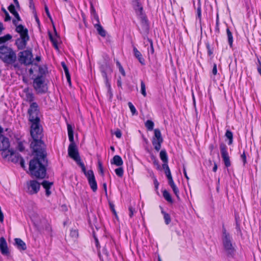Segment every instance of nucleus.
<instances>
[{
  "label": "nucleus",
  "mask_w": 261,
  "mask_h": 261,
  "mask_svg": "<svg viewBox=\"0 0 261 261\" xmlns=\"http://www.w3.org/2000/svg\"><path fill=\"white\" fill-rule=\"evenodd\" d=\"M36 157L30 162L29 169L32 175L38 178H43L46 175L45 155L44 150L40 148L33 150Z\"/></svg>",
  "instance_id": "nucleus-1"
},
{
  "label": "nucleus",
  "mask_w": 261,
  "mask_h": 261,
  "mask_svg": "<svg viewBox=\"0 0 261 261\" xmlns=\"http://www.w3.org/2000/svg\"><path fill=\"white\" fill-rule=\"evenodd\" d=\"M31 135L33 141L31 144V147L33 150L44 149V144L41 140L42 137V128L39 122L31 123Z\"/></svg>",
  "instance_id": "nucleus-2"
},
{
  "label": "nucleus",
  "mask_w": 261,
  "mask_h": 261,
  "mask_svg": "<svg viewBox=\"0 0 261 261\" xmlns=\"http://www.w3.org/2000/svg\"><path fill=\"white\" fill-rule=\"evenodd\" d=\"M68 134L69 140L71 142L68 147V154L70 158L73 159L82 168L83 172H85L84 164L81 161L77 148L73 142V131L70 124L67 125Z\"/></svg>",
  "instance_id": "nucleus-3"
},
{
  "label": "nucleus",
  "mask_w": 261,
  "mask_h": 261,
  "mask_svg": "<svg viewBox=\"0 0 261 261\" xmlns=\"http://www.w3.org/2000/svg\"><path fill=\"white\" fill-rule=\"evenodd\" d=\"M133 5L136 13L140 20L142 29L144 31H147L148 29L147 20L143 12V7L140 4L139 0H134Z\"/></svg>",
  "instance_id": "nucleus-4"
},
{
  "label": "nucleus",
  "mask_w": 261,
  "mask_h": 261,
  "mask_svg": "<svg viewBox=\"0 0 261 261\" xmlns=\"http://www.w3.org/2000/svg\"><path fill=\"white\" fill-rule=\"evenodd\" d=\"M0 58L4 62L12 64L16 61V56L11 48L2 45L0 46Z\"/></svg>",
  "instance_id": "nucleus-5"
},
{
  "label": "nucleus",
  "mask_w": 261,
  "mask_h": 261,
  "mask_svg": "<svg viewBox=\"0 0 261 261\" xmlns=\"http://www.w3.org/2000/svg\"><path fill=\"white\" fill-rule=\"evenodd\" d=\"M16 31L20 36V38L16 40V44L18 49H22L25 48L27 42L29 39L28 30L24 29L22 25H19L16 27Z\"/></svg>",
  "instance_id": "nucleus-6"
},
{
  "label": "nucleus",
  "mask_w": 261,
  "mask_h": 261,
  "mask_svg": "<svg viewBox=\"0 0 261 261\" xmlns=\"http://www.w3.org/2000/svg\"><path fill=\"white\" fill-rule=\"evenodd\" d=\"M223 245L227 254L232 255L235 252V248L232 243V239L229 234L224 230L222 237Z\"/></svg>",
  "instance_id": "nucleus-7"
},
{
  "label": "nucleus",
  "mask_w": 261,
  "mask_h": 261,
  "mask_svg": "<svg viewBox=\"0 0 261 261\" xmlns=\"http://www.w3.org/2000/svg\"><path fill=\"white\" fill-rule=\"evenodd\" d=\"M28 113L29 114V120L31 123L40 121L38 106L36 102L31 103L28 110Z\"/></svg>",
  "instance_id": "nucleus-8"
},
{
  "label": "nucleus",
  "mask_w": 261,
  "mask_h": 261,
  "mask_svg": "<svg viewBox=\"0 0 261 261\" xmlns=\"http://www.w3.org/2000/svg\"><path fill=\"white\" fill-rule=\"evenodd\" d=\"M33 86L38 93H44L47 90L46 85L42 76H38L34 80Z\"/></svg>",
  "instance_id": "nucleus-9"
},
{
  "label": "nucleus",
  "mask_w": 261,
  "mask_h": 261,
  "mask_svg": "<svg viewBox=\"0 0 261 261\" xmlns=\"http://www.w3.org/2000/svg\"><path fill=\"white\" fill-rule=\"evenodd\" d=\"M163 142L161 133L159 129L154 130V136L152 138V143L156 151H159L161 148V144Z\"/></svg>",
  "instance_id": "nucleus-10"
},
{
  "label": "nucleus",
  "mask_w": 261,
  "mask_h": 261,
  "mask_svg": "<svg viewBox=\"0 0 261 261\" xmlns=\"http://www.w3.org/2000/svg\"><path fill=\"white\" fill-rule=\"evenodd\" d=\"M33 56L30 50H24L20 52L19 56V62L25 65H29L32 63Z\"/></svg>",
  "instance_id": "nucleus-11"
},
{
  "label": "nucleus",
  "mask_w": 261,
  "mask_h": 261,
  "mask_svg": "<svg viewBox=\"0 0 261 261\" xmlns=\"http://www.w3.org/2000/svg\"><path fill=\"white\" fill-rule=\"evenodd\" d=\"M27 192L33 195L36 194L39 190L40 184L35 180H30L27 182Z\"/></svg>",
  "instance_id": "nucleus-12"
},
{
  "label": "nucleus",
  "mask_w": 261,
  "mask_h": 261,
  "mask_svg": "<svg viewBox=\"0 0 261 261\" xmlns=\"http://www.w3.org/2000/svg\"><path fill=\"white\" fill-rule=\"evenodd\" d=\"M87 176L90 188L93 192H95L97 189V183L95 179L93 172L92 170H88L84 172Z\"/></svg>",
  "instance_id": "nucleus-13"
},
{
  "label": "nucleus",
  "mask_w": 261,
  "mask_h": 261,
  "mask_svg": "<svg viewBox=\"0 0 261 261\" xmlns=\"http://www.w3.org/2000/svg\"><path fill=\"white\" fill-rule=\"evenodd\" d=\"M3 129L0 127V150L6 151L9 147V142L2 134Z\"/></svg>",
  "instance_id": "nucleus-14"
},
{
  "label": "nucleus",
  "mask_w": 261,
  "mask_h": 261,
  "mask_svg": "<svg viewBox=\"0 0 261 261\" xmlns=\"http://www.w3.org/2000/svg\"><path fill=\"white\" fill-rule=\"evenodd\" d=\"M0 251L4 255L9 256L10 255V251L7 242L4 237L0 238Z\"/></svg>",
  "instance_id": "nucleus-15"
},
{
  "label": "nucleus",
  "mask_w": 261,
  "mask_h": 261,
  "mask_svg": "<svg viewBox=\"0 0 261 261\" xmlns=\"http://www.w3.org/2000/svg\"><path fill=\"white\" fill-rule=\"evenodd\" d=\"M102 76L105 78V84L108 90V96L109 97V98L111 99L113 97V93L111 90V85L110 82H109V80L107 76L106 73L104 71L102 72Z\"/></svg>",
  "instance_id": "nucleus-16"
},
{
  "label": "nucleus",
  "mask_w": 261,
  "mask_h": 261,
  "mask_svg": "<svg viewBox=\"0 0 261 261\" xmlns=\"http://www.w3.org/2000/svg\"><path fill=\"white\" fill-rule=\"evenodd\" d=\"M15 245L19 250H25L27 249L25 243L20 239L16 238L14 240Z\"/></svg>",
  "instance_id": "nucleus-17"
},
{
  "label": "nucleus",
  "mask_w": 261,
  "mask_h": 261,
  "mask_svg": "<svg viewBox=\"0 0 261 261\" xmlns=\"http://www.w3.org/2000/svg\"><path fill=\"white\" fill-rule=\"evenodd\" d=\"M53 183L52 182H49L46 180H44L41 185L43 187V188L45 189L46 195L48 196L50 195L51 192L49 191V189L51 186L53 185Z\"/></svg>",
  "instance_id": "nucleus-18"
},
{
  "label": "nucleus",
  "mask_w": 261,
  "mask_h": 261,
  "mask_svg": "<svg viewBox=\"0 0 261 261\" xmlns=\"http://www.w3.org/2000/svg\"><path fill=\"white\" fill-rule=\"evenodd\" d=\"M111 162V164H114L117 166H121L123 165V163L121 158L118 155H115Z\"/></svg>",
  "instance_id": "nucleus-19"
},
{
  "label": "nucleus",
  "mask_w": 261,
  "mask_h": 261,
  "mask_svg": "<svg viewBox=\"0 0 261 261\" xmlns=\"http://www.w3.org/2000/svg\"><path fill=\"white\" fill-rule=\"evenodd\" d=\"M133 51L135 56L138 59L139 62L141 64L144 65L145 61L141 53L136 47L134 48Z\"/></svg>",
  "instance_id": "nucleus-20"
},
{
  "label": "nucleus",
  "mask_w": 261,
  "mask_h": 261,
  "mask_svg": "<svg viewBox=\"0 0 261 261\" xmlns=\"http://www.w3.org/2000/svg\"><path fill=\"white\" fill-rule=\"evenodd\" d=\"M168 184L170 186L171 188L172 189V190L176 195V196L179 198V190L177 187L174 184L173 179L168 180Z\"/></svg>",
  "instance_id": "nucleus-21"
},
{
  "label": "nucleus",
  "mask_w": 261,
  "mask_h": 261,
  "mask_svg": "<svg viewBox=\"0 0 261 261\" xmlns=\"http://www.w3.org/2000/svg\"><path fill=\"white\" fill-rule=\"evenodd\" d=\"M49 36L50 40L53 43V45H54L55 48L58 49V43L59 41L58 36L56 34L55 35H52L50 33L49 34Z\"/></svg>",
  "instance_id": "nucleus-22"
},
{
  "label": "nucleus",
  "mask_w": 261,
  "mask_h": 261,
  "mask_svg": "<svg viewBox=\"0 0 261 261\" xmlns=\"http://www.w3.org/2000/svg\"><path fill=\"white\" fill-rule=\"evenodd\" d=\"M8 10L9 11L14 15L15 17L19 21L20 18V17L18 14V13L15 11V7L13 5H11L8 7Z\"/></svg>",
  "instance_id": "nucleus-23"
},
{
  "label": "nucleus",
  "mask_w": 261,
  "mask_h": 261,
  "mask_svg": "<svg viewBox=\"0 0 261 261\" xmlns=\"http://www.w3.org/2000/svg\"><path fill=\"white\" fill-rule=\"evenodd\" d=\"M12 38V36L10 34H6L3 36L0 37V44L5 43L10 41Z\"/></svg>",
  "instance_id": "nucleus-24"
},
{
  "label": "nucleus",
  "mask_w": 261,
  "mask_h": 261,
  "mask_svg": "<svg viewBox=\"0 0 261 261\" xmlns=\"http://www.w3.org/2000/svg\"><path fill=\"white\" fill-rule=\"evenodd\" d=\"M95 27L96 28V30L97 32H98V34L101 36L102 37H105L106 35V32L104 30V29L102 28V26L100 25L99 24H96L95 25Z\"/></svg>",
  "instance_id": "nucleus-25"
},
{
  "label": "nucleus",
  "mask_w": 261,
  "mask_h": 261,
  "mask_svg": "<svg viewBox=\"0 0 261 261\" xmlns=\"http://www.w3.org/2000/svg\"><path fill=\"white\" fill-rule=\"evenodd\" d=\"M227 146L224 143H221L220 145V149L222 156L228 154L227 150Z\"/></svg>",
  "instance_id": "nucleus-26"
},
{
  "label": "nucleus",
  "mask_w": 261,
  "mask_h": 261,
  "mask_svg": "<svg viewBox=\"0 0 261 261\" xmlns=\"http://www.w3.org/2000/svg\"><path fill=\"white\" fill-rule=\"evenodd\" d=\"M160 156L164 163L168 162V157L166 151L165 150H162L160 153Z\"/></svg>",
  "instance_id": "nucleus-27"
},
{
  "label": "nucleus",
  "mask_w": 261,
  "mask_h": 261,
  "mask_svg": "<svg viewBox=\"0 0 261 261\" xmlns=\"http://www.w3.org/2000/svg\"><path fill=\"white\" fill-rule=\"evenodd\" d=\"M226 33L228 41V43L230 46H232V43H233V37L232 34L231 32L230 31L229 29L228 28L226 30Z\"/></svg>",
  "instance_id": "nucleus-28"
},
{
  "label": "nucleus",
  "mask_w": 261,
  "mask_h": 261,
  "mask_svg": "<svg viewBox=\"0 0 261 261\" xmlns=\"http://www.w3.org/2000/svg\"><path fill=\"white\" fill-rule=\"evenodd\" d=\"M225 136L229 140L228 144L231 145L233 141V134L232 132L227 130L225 133Z\"/></svg>",
  "instance_id": "nucleus-29"
},
{
  "label": "nucleus",
  "mask_w": 261,
  "mask_h": 261,
  "mask_svg": "<svg viewBox=\"0 0 261 261\" xmlns=\"http://www.w3.org/2000/svg\"><path fill=\"white\" fill-rule=\"evenodd\" d=\"M224 164L226 167H229L231 165L228 154L222 156Z\"/></svg>",
  "instance_id": "nucleus-30"
},
{
  "label": "nucleus",
  "mask_w": 261,
  "mask_h": 261,
  "mask_svg": "<svg viewBox=\"0 0 261 261\" xmlns=\"http://www.w3.org/2000/svg\"><path fill=\"white\" fill-rule=\"evenodd\" d=\"M163 195L164 198L168 202H171L172 201L170 193L166 190L163 192Z\"/></svg>",
  "instance_id": "nucleus-31"
},
{
  "label": "nucleus",
  "mask_w": 261,
  "mask_h": 261,
  "mask_svg": "<svg viewBox=\"0 0 261 261\" xmlns=\"http://www.w3.org/2000/svg\"><path fill=\"white\" fill-rule=\"evenodd\" d=\"M31 219H32V221H33L34 224L36 226H37L38 227H41V225L38 222L39 218H38V216L37 215H34V216H32Z\"/></svg>",
  "instance_id": "nucleus-32"
},
{
  "label": "nucleus",
  "mask_w": 261,
  "mask_h": 261,
  "mask_svg": "<svg viewBox=\"0 0 261 261\" xmlns=\"http://www.w3.org/2000/svg\"><path fill=\"white\" fill-rule=\"evenodd\" d=\"M145 126L149 130H152L153 128L154 123L151 120H147L145 123Z\"/></svg>",
  "instance_id": "nucleus-33"
},
{
  "label": "nucleus",
  "mask_w": 261,
  "mask_h": 261,
  "mask_svg": "<svg viewBox=\"0 0 261 261\" xmlns=\"http://www.w3.org/2000/svg\"><path fill=\"white\" fill-rule=\"evenodd\" d=\"M162 213L164 215V219L165 220V223L166 224H169L171 222L170 216L167 213H166L163 211H162Z\"/></svg>",
  "instance_id": "nucleus-34"
},
{
  "label": "nucleus",
  "mask_w": 261,
  "mask_h": 261,
  "mask_svg": "<svg viewBox=\"0 0 261 261\" xmlns=\"http://www.w3.org/2000/svg\"><path fill=\"white\" fill-rule=\"evenodd\" d=\"M70 236L73 240L76 239L79 236L78 231L76 229H71Z\"/></svg>",
  "instance_id": "nucleus-35"
},
{
  "label": "nucleus",
  "mask_w": 261,
  "mask_h": 261,
  "mask_svg": "<svg viewBox=\"0 0 261 261\" xmlns=\"http://www.w3.org/2000/svg\"><path fill=\"white\" fill-rule=\"evenodd\" d=\"M141 92L142 94L144 97L146 96L147 94H146V92L145 85L143 81L141 82Z\"/></svg>",
  "instance_id": "nucleus-36"
},
{
  "label": "nucleus",
  "mask_w": 261,
  "mask_h": 261,
  "mask_svg": "<svg viewBox=\"0 0 261 261\" xmlns=\"http://www.w3.org/2000/svg\"><path fill=\"white\" fill-rule=\"evenodd\" d=\"M115 172L116 175L119 177H122L123 175V169L122 167L116 169Z\"/></svg>",
  "instance_id": "nucleus-37"
},
{
  "label": "nucleus",
  "mask_w": 261,
  "mask_h": 261,
  "mask_svg": "<svg viewBox=\"0 0 261 261\" xmlns=\"http://www.w3.org/2000/svg\"><path fill=\"white\" fill-rule=\"evenodd\" d=\"M128 105L132 114L135 115L136 113V110L134 106L130 102L128 103Z\"/></svg>",
  "instance_id": "nucleus-38"
},
{
  "label": "nucleus",
  "mask_w": 261,
  "mask_h": 261,
  "mask_svg": "<svg viewBox=\"0 0 261 261\" xmlns=\"http://www.w3.org/2000/svg\"><path fill=\"white\" fill-rule=\"evenodd\" d=\"M165 173L168 180L172 179L171 172H170L169 168H168L166 170H165Z\"/></svg>",
  "instance_id": "nucleus-39"
},
{
  "label": "nucleus",
  "mask_w": 261,
  "mask_h": 261,
  "mask_svg": "<svg viewBox=\"0 0 261 261\" xmlns=\"http://www.w3.org/2000/svg\"><path fill=\"white\" fill-rule=\"evenodd\" d=\"M129 216L130 217H132L136 212L135 208H134L132 206H130L129 207Z\"/></svg>",
  "instance_id": "nucleus-40"
},
{
  "label": "nucleus",
  "mask_w": 261,
  "mask_h": 261,
  "mask_svg": "<svg viewBox=\"0 0 261 261\" xmlns=\"http://www.w3.org/2000/svg\"><path fill=\"white\" fill-rule=\"evenodd\" d=\"M27 99L29 101H32L34 100V96L33 94L28 93L27 94Z\"/></svg>",
  "instance_id": "nucleus-41"
},
{
  "label": "nucleus",
  "mask_w": 261,
  "mask_h": 261,
  "mask_svg": "<svg viewBox=\"0 0 261 261\" xmlns=\"http://www.w3.org/2000/svg\"><path fill=\"white\" fill-rule=\"evenodd\" d=\"M98 170L100 173L103 175L104 172H103V169L102 166V163L100 162H98Z\"/></svg>",
  "instance_id": "nucleus-42"
},
{
  "label": "nucleus",
  "mask_w": 261,
  "mask_h": 261,
  "mask_svg": "<svg viewBox=\"0 0 261 261\" xmlns=\"http://www.w3.org/2000/svg\"><path fill=\"white\" fill-rule=\"evenodd\" d=\"M110 208H111V211L113 212V214L115 215L116 218H117L118 216L117 215L116 212L115 210L114 204L110 203Z\"/></svg>",
  "instance_id": "nucleus-43"
},
{
  "label": "nucleus",
  "mask_w": 261,
  "mask_h": 261,
  "mask_svg": "<svg viewBox=\"0 0 261 261\" xmlns=\"http://www.w3.org/2000/svg\"><path fill=\"white\" fill-rule=\"evenodd\" d=\"M44 8H45V12H46V13L47 14V16L51 20V15H50V14L49 13V10H48V8L47 5H45Z\"/></svg>",
  "instance_id": "nucleus-44"
},
{
  "label": "nucleus",
  "mask_w": 261,
  "mask_h": 261,
  "mask_svg": "<svg viewBox=\"0 0 261 261\" xmlns=\"http://www.w3.org/2000/svg\"><path fill=\"white\" fill-rule=\"evenodd\" d=\"M114 134L118 138H120L122 136V134L121 131L119 129H117L115 133Z\"/></svg>",
  "instance_id": "nucleus-45"
},
{
  "label": "nucleus",
  "mask_w": 261,
  "mask_h": 261,
  "mask_svg": "<svg viewBox=\"0 0 261 261\" xmlns=\"http://www.w3.org/2000/svg\"><path fill=\"white\" fill-rule=\"evenodd\" d=\"M212 73L215 75L217 74V65L216 64H214L213 70H212Z\"/></svg>",
  "instance_id": "nucleus-46"
},
{
  "label": "nucleus",
  "mask_w": 261,
  "mask_h": 261,
  "mask_svg": "<svg viewBox=\"0 0 261 261\" xmlns=\"http://www.w3.org/2000/svg\"><path fill=\"white\" fill-rule=\"evenodd\" d=\"M241 158L245 165L246 163V157L245 152H243V153L241 155Z\"/></svg>",
  "instance_id": "nucleus-47"
},
{
  "label": "nucleus",
  "mask_w": 261,
  "mask_h": 261,
  "mask_svg": "<svg viewBox=\"0 0 261 261\" xmlns=\"http://www.w3.org/2000/svg\"><path fill=\"white\" fill-rule=\"evenodd\" d=\"M119 70L120 71V72L123 75V76H125V71H124V70L123 69V67L122 66H120V67L119 68Z\"/></svg>",
  "instance_id": "nucleus-48"
},
{
  "label": "nucleus",
  "mask_w": 261,
  "mask_h": 261,
  "mask_svg": "<svg viewBox=\"0 0 261 261\" xmlns=\"http://www.w3.org/2000/svg\"><path fill=\"white\" fill-rule=\"evenodd\" d=\"M4 11H5V14H6V17H5V20L6 21H8V20H10V17L8 13L6 10H4Z\"/></svg>",
  "instance_id": "nucleus-49"
},
{
  "label": "nucleus",
  "mask_w": 261,
  "mask_h": 261,
  "mask_svg": "<svg viewBox=\"0 0 261 261\" xmlns=\"http://www.w3.org/2000/svg\"><path fill=\"white\" fill-rule=\"evenodd\" d=\"M5 30V28L2 22H0V35L2 34L3 31Z\"/></svg>",
  "instance_id": "nucleus-50"
},
{
  "label": "nucleus",
  "mask_w": 261,
  "mask_h": 261,
  "mask_svg": "<svg viewBox=\"0 0 261 261\" xmlns=\"http://www.w3.org/2000/svg\"><path fill=\"white\" fill-rule=\"evenodd\" d=\"M183 171H184V175H185V177L186 178V179L188 180H189V177H188V176L187 175V172H186V168H185V167H184Z\"/></svg>",
  "instance_id": "nucleus-51"
},
{
  "label": "nucleus",
  "mask_w": 261,
  "mask_h": 261,
  "mask_svg": "<svg viewBox=\"0 0 261 261\" xmlns=\"http://www.w3.org/2000/svg\"><path fill=\"white\" fill-rule=\"evenodd\" d=\"M66 77L67 82L69 83V86H71V78H70V74L66 75Z\"/></svg>",
  "instance_id": "nucleus-52"
},
{
  "label": "nucleus",
  "mask_w": 261,
  "mask_h": 261,
  "mask_svg": "<svg viewBox=\"0 0 261 261\" xmlns=\"http://www.w3.org/2000/svg\"><path fill=\"white\" fill-rule=\"evenodd\" d=\"M18 149L20 151H22L24 148L23 147L21 143H19L18 145Z\"/></svg>",
  "instance_id": "nucleus-53"
},
{
  "label": "nucleus",
  "mask_w": 261,
  "mask_h": 261,
  "mask_svg": "<svg viewBox=\"0 0 261 261\" xmlns=\"http://www.w3.org/2000/svg\"><path fill=\"white\" fill-rule=\"evenodd\" d=\"M154 184L155 188L157 189L158 188V187H159V183L157 181L156 179H155L154 180Z\"/></svg>",
  "instance_id": "nucleus-54"
},
{
  "label": "nucleus",
  "mask_w": 261,
  "mask_h": 261,
  "mask_svg": "<svg viewBox=\"0 0 261 261\" xmlns=\"http://www.w3.org/2000/svg\"><path fill=\"white\" fill-rule=\"evenodd\" d=\"M163 169H164V170H166V169H167L169 168V166H168V165H167V163H164L163 164Z\"/></svg>",
  "instance_id": "nucleus-55"
},
{
  "label": "nucleus",
  "mask_w": 261,
  "mask_h": 261,
  "mask_svg": "<svg viewBox=\"0 0 261 261\" xmlns=\"http://www.w3.org/2000/svg\"><path fill=\"white\" fill-rule=\"evenodd\" d=\"M259 65H258V66L257 67V71L261 76V63L260 62H259Z\"/></svg>",
  "instance_id": "nucleus-56"
},
{
  "label": "nucleus",
  "mask_w": 261,
  "mask_h": 261,
  "mask_svg": "<svg viewBox=\"0 0 261 261\" xmlns=\"http://www.w3.org/2000/svg\"><path fill=\"white\" fill-rule=\"evenodd\" d=\"M217 170V165L216 163H214V166L213 168V171L214 172H216Z\"/></svg>",
  "instance_id": "nucleus-57"
},
{
  "label": "nucleus",
  "mask_w": 261,
  "mask_h": 261,
  "mask_svg": "<svg viewBox=\"0 0 261 261\" xmlns=\"http://www.w3.org/2000/svg\"><path fill=\"white\" fill-rule=\"evenodd\" d=\"M64 70V72H65V75L69 74V71H68V69L67 67V68H65Z\"/></svg>",
  "instance_id": "nucleus-58"
},
{
  "label": "nucleus",
  "mask_w": 261,
  "mask_h": 261,
  "mask_svg": "<svg viewBox=\"0 0 261 261\" xmlns=\"http://www.w3.org/2000/svg\"><path fill=\"white\" fill-rule=\"evenodd\" d=\"M150 47H151L150 51H151V53L152 54L154 53V49H153V45H152V42H151Z\"/></svg>",
  "instance_id": "nucleus-59"
},
{
  "label": "nucleus",
  "mask_w": 261,
  "mask_h": 261,
  "mask_svg": "<svg viewBox=\"0 0 261 261\" xmlns=\"http://www.w3.org/2000/svg\"><path fill=\"white\" fill-rule=\"evenodd\" d=\"M197 13L199 17H200L201 16V10L200 8H199L197 10Z\"/></svg>",
  "instance_id": "nucleus-60"
},
{
  "label": "nucleus",
  "mask_w": 261,
  "mask_h": 261,
  "mask_svg": "<svg viewBox=\"0 0 261 261\" xmlns=\"http://www.w3.org/2000/svg\"><path fill=\"white\" fill-rule=\"evenodd\" d=\"M103 188L105 189L106 193H107V184L106 183H104L103 184Z\"/></svg>",
  "instance_id": "nucleus-61"
},
{
  "label": "nucleus",
  "mask_w": 261,
  "mask_h": 261,
  "mask_svg": "<svg viewBox=\"0 0 261 261\" xmlns=\"http://www.w3.org/2000/svg\"><path fill=\"white\" fill-rule=\"evenodd\" d=\"M61 64H62V67H63V69H65V68H67V67L66 66V65H65V63H64V62H62Z\"/></svg>",
  "instance_id": "nucleus-62"
},
{
  "label": "nucleus",
  "mask_w": 261,
  "mask_h": 261,
  "mask_svg": "<svg viewBox=\"0 0 261 261\" xmlns=\"http://www.w3.org/2000/svg\"><path fill=\"white\" fill-rule=\"evenodd\" d=\"M116 64H117V66L118 67V68H119L120 66H121V64H120V63H119V62H118V61H117V62H116Z\"/></svg>",
  "instance_id": "nucleus-63"
},
{
  "label": "nucleus",
  "mask_w": 261,
  "mask_h": 261,
  "mask_svg": "<svg viewBox=\"0 0 261 261\" xmlns=\"http://www.w3.org/2000/svg\"><path fill=\"white\" fill-rule=\"evenodd\" d=\"M15 4L17 5V6H18L19 5V3H18V2L17 0H13Z\"/></svg>",
  "instance_id": "nucleus-64"
}]
</instances>
